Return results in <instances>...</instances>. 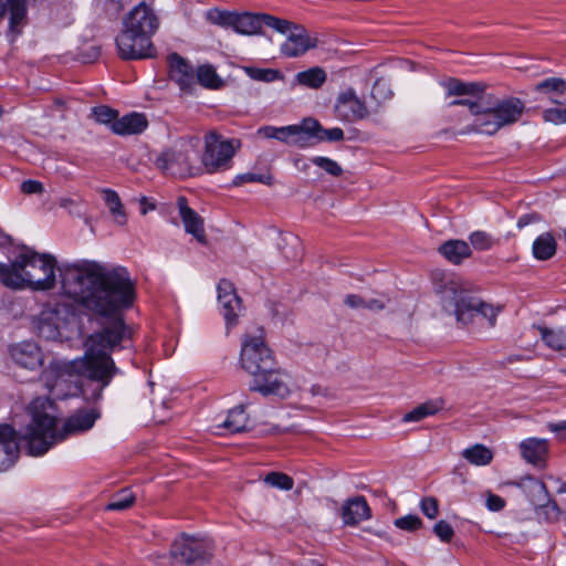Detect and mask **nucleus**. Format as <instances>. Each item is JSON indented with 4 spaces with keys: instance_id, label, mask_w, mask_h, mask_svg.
I'll list each match as a JSON object with an SVG mask.
<instances>
[{
    "instance_id": "obj_1",
    "label": "nucleus",
    "mask_w": 566,
    "mask_h": 566,
    "mask_svg": "<svg viewBox=\"0 0 566 566\" xmlns=\"http://www.w3.org/2000/svg\"><path fill=\"white\" fill-rule=\"evenodd\" d=\"M61 287L103 326L85 342V354L71 361H52L42 373L45 388L56 399L76 396L99 399L117 373L111 353L130 332L124 312L136 300V284L123 266L82 260L60 269Z\"/></svg>"
},
{
    "instance_id": "obj_2",
    "label": "nucleus",
    "mask_w": 566,
    "mask_h": 566,
    "mask_svg": "<svg viewBox=\"0 0 566 566\" xmlns=\"http://www.w3.org/2000/svg\"><path fill=\"white\" fill-rule=\"evenodd\" d=\"M240 361L242 368L253 376L252 390L280 398H286L291 394L290 376L274 368V358L264 342L262 329H259L258 335H245Z\"/></svg>"
},
{
    "instance_id": "obj_3",
    "label": "nucleus",
    "mask_w": 566,
    "mask_h": 566,
    "mask_svg": "<svg viewBox=\"0 0 566 566\" xmlns=\"http://www.w3.org/2000/svg\"><path fill=\"white\" fill-rule=\"evenodd\" d=\"M56 260L51 254H41L31 249L22 250L10 263H0V282L19 290L29 286L38 291L54 287Z\"/></svg>"
},
{
    "instance_id": "obj_4",
    "label": "nucleus",
    "mask_w": 566,
    "mask_h": 566,
    "mask_svg": "<svg viewBox=\"0 0 566 566\" xmlns=\"http://www.w3.org/2000/svg\"><path fill=\"white\" fill-rule=\"evenodd\" d=\"M437 291L441 294L443 307L454 314L458 323L462 325L476 324L490 328L495 326L501 308L484 302L460 283L448 280Z\"/></svg>"
},
{
    "instance_id": "obj_5",
    "label": "nucleus",
    "mask_w": 566,
    "mask_h": 566,
    "mask_svg": "<svg viewBox=\"0 0 566 566\" xmlns=\"http://www.w3.org/2000/svg\"><path fill=\"white\" fill-rule=\"evenodd\" d=\"M525 112V104L517 97L491 102L486 96L483 114L465 127L464 133L494 135L501 128L517 123Z\"/></svg>"
},
{
    "instance_id": "obj_6",
    "label": "nucleus",
    "mask_w": 566,
    "mask_h": 566,
    "mask_svg": "<svg viewBox=\"0 0 566 566\" xmlns=\"http://www.w3.org/2000/svg\"><path fill=\"white\" fill-rule=\"evenodd\" d=\"M198 146L197 136H182L160 151L155 166L165 174L180 178L196 176L201 171V167L196 165Z\"/></svg>"
},
{
    "instance_id": "obj_7",
    "label": "nucleus",
    "mask_w": 566,
    "mask_h": 566,
    "mask_svg": "<svg viewBox=\"0 0 566 566\" xmlns=\"http://www.w3.org/2000/svg\"><path fill=\"white\" fill-rule=\"evenodd\" d=\"M91 427H21L17 432L19 451L28 455L41 457L54 444L70 437L84 433Z\"/></svg>"
},
{
    "instance_id": "obj_8",
    "label": "nucleus",
    "mask_w": 566,
    "mask_h": 566,
    "mask_svg": "<svg viewBox=\"0 0 566 566\" xmlns=\"http://www.w3.org/2000/svg\"><path fill=\"white\" fill-rule=\"evenodd\" d=\"M212 552L213 545L210 539L182 534L172 542L169 556L153 554L151 558L160 566H172L174 562L191 566L208 562Z\"/></svg>"
},
{
    "instance_id": "obj_9",
    "label": "nucleus",
    "mask_w": 566,
    "mask_h": 566,
    "mask_svg": "<svg viewBox=\"0 0 566 566\" xmlns=\"http://www.w3.org/2000/svg\"><path fill=\"white\" fill-rule=\"evenodd\" d=\"M239 147V140L223 139L218 132H209L205 136V151L201 158L207 172L213 174L228 169L229 164Z\"/></svg>"
},
{
    "instance_id": "obj_10",
    "label": "nucleus",
    "mask_w": 566,
    "mask_h": 566,
    "mask_svg": "<svg viewBox=\"0 0 566 566\" xmlns=\"http://www.w3.org/2000/svg\"><path fill=\"white\" fill-rule=\"evenodd\" d=\"M447 90L448 96H459L462 98L450 102V106H467L474 118H479L483 114L486 101L485 84L481 82H462L458 78L450 77L442 83Z\"/></svg>"
},
{
    "instance_id": "obj_11",
    "label": "nucleus",
    "mask_w": 566,
    "mask_h": 566,
    "mask_svg": "<svg viewBox=\"0 0 566 566\" xmlns=\"http://www.w3.org/2000/svg\"><path fill=\"white\" fill-rule=\"evenodd\" d=\"M206 19L212 24L231 28L243 35L260 34L262 30L261 13H239L213 8L206 12Z\"/></svg>"
},
{
    "instance_id": "obj_12",
    "label": "nucleus",
    "mask_w": 566,
    "mask_h": 566,
    "mask_svg": "<svg viewBox=\"0 0 566 566\" xmlns=\"http://www.w3.org/2000/svg\"><path fill=\"white\" fill-rule=\"evenodd\" d=\"M116 46L123 60H142L155 55L151 38L127 27H123L116 36Z\"/></svg>"
},
{
    "instance_id": "obj_13",
    "label": "nucleus",
    "mask_w": 566,
    "mask_h": 566,
    "mask_svg": "<svg viewBox=\"0 0 566 566\" xmlns=\"http://www.w3.org/2000/svg\"><path fill=\"white\" fill-rule=\"evenodd\" d=\"M335 116L344 123H356L368 117L366 103L360 99L355 90L349 87L340 92L334 104Z\"/></svg>"
},
{
    "instance_id": "obj_14",
    "label": "nucleus",
    "mask_w": 566,
    "mask_h": 566,
    "mask_svg": "<svg viewBox=\"0 0 566 566\" xmlns=\"http://www.w3.org/2000/svg\"><path fill=\"white\" fill-rule=\"evenodd\" d=\"M122 24L151 38L159 28V18L150 6L140 2L124 17Z\"/></svg>"
},
{
    "instance_id": "obj_15",
    "label": "nucleus",
    "mask_w": 566,
    "mask_h": 566,
    "mask_svg": "<svg viewBox=\"0 0 566 566\" xmlns=\"http://www.w3.org/2000/svg\"><path fill=\"white\" fill-rule=\"evenodd\" d=\"M218 302L228 328L238 324V317L243 312L241 298L238 296L233 283L221 280L218 284Z\"/></svg>"
},
{
    "instance_id": "obj_16",
    "label": "nucleus",
    "mask_w": 566,
    "mask_h": 566,
    "mask_svg": "<svg viewBox=\"0 0 566 566\" xmlns=\"http://www.w3.org/2000/svg\"><path fill=\"white\" fill-rule=\"evenodd\" d=\"M317 44L318 40L311 36L303 25L297 24L282 43L281 53L286 57H298L315 49Z\"/></svg>"
},
{
    "instance_id": "obj_17",
    "label": "nucleus",
    "mask_w": 566,
    "mask_h": 566,
    "mask_svg": "<svg viewBox=\"0 0 566 566\" xmlns=\"http://www.w3.org/2000/svg\"><path fill=\"white\" fill-rule=\"evenodd\" d=\"M10 356L13 361L27 369L34 370L43 365V354L33 342H21L10 346Z\"/></svg>"
},
{
    "instance_id": "obj_18",
    "label": "nucleus",
    "mask_w": 566,
    "mask_h": 566,
    "mask_svg": "<svg viewBox=\"0 0 566 566\" xmlns=\"http://www.w3.org/2000/svg\"><path fill=\"white\" fill-rule=\"evenodd\" d=\"M177 207L185 231L193 235L198 242L205 244L207 242V237L203 227V219L198 212L188 206V200L184 196L178 197Z\"/></svg>"
},
{
    "instance_id": "obj_19",
    "label": "nucleus",
    "mask_w": 566,
    "mask_h": 566,
    "mask_svg": "<svg viewBox=\"0 0 566 566\" xmlns=\"http://www.w3.org/2000/svg\"><path fill=\"white\" fill-rule=\"evenodd\" d=\"M19 452L14 427H0V472L9 470L14 464Z\"/></svg>"
},
{
    "instance_id": "obj_20",
    "label": "nucleus",
    "mask_w": 566,
    "mask_h": 566,
    "mask_svg": "<svg viewBox=\"0 0 566 566\" xmlns=\"http://www.w3.org/2000/svg\"><path fill=\"white\" fill-rule=\"evenodd\" d=\"M340 516L345 525L355 526L363 521L369 520L371 510L361 495L347 499L342 505Z\"/></svg>"
},
{
    "instance_id": "obj_21",
    "label": "nucleus",
    "mask_w": 566,
    "mask_h": 566,
    "mask_svg": "<svg viewBox=\"0 0 566 566\" xmlns=\"http://www.w3.org/2000/svg\"><path fill=\"white\" fill-rule=\"evenodd\" d=\"M27 410L32 419V424H56L59 421L57 408L49 398H34Z\"/></svg>"
},
{
    "instance_id": "obj_22",
    "label": "nucleus",
    "mask_w": 566,
    "mask_h": 566,
    "mask_svg": "<svg viewBox=\"0 0 566 566\" xmlns=\"http://www.w3.org/2000/svg\"><path fill=\"white\" fill-rule=\"evenodd\" d=\"M321 124L314 118L304 119L301 125H294L290 146L306 148L316 144V135L319 133Z\"/></svg>"
},
{
    "instance_id": "obj_23",
    "label": "nucleus",
    "mask_w": 566,
    "mask_h": 566,
    "mask_svg": "<svg viewBox=\"0 0 566 566\" xmlns=\"http://www.w3.org/2000/svg\"><path fill=\"white\" fill-rule=\"evenodd\" d=\"M148 122L145 115L139 113H130L117 118L113 125L112 130L116 135H137L143 133L147 128Z\"/></svg>"
},
{
    "instance_id": "obj_24",
    "label": "nucleus",
    "mask_w": 566,
    "mask_h": 566,
    "mask_svg": "<svg viewBox=\"0 0 566 566\" xmlns=\"http://www.w3.org/2000/svg\"><path fill=\"white\" fill-rule=\"evenodd\" d=\"M169 74L181 88H188L193 83L192 67L177 53L169 55Z\"/></svg>"
},
{
    "instance_id": "obj_25",
    "label": "nucleus",
    "mask_w": 566,
    "mask_h": 566,
    "mask_svg": "<svg viewBox=\"0 0 566 566\" xmlns=\"http://www.w3.org/2000/svg\"><path fill=\"white\" fill-rule=\"evenodd\" d=\"M444 407V401L440 398L424 401L412 410L406 412L399 421L401 422H420L426 418L438 413Z\"/></svg>"
},
{
    "instance_id": "obj_26",
    "label": "nucleus",
    "mask_w": 566,
    "mask_h": 566,
    "mask_svg": "<svg viewBox=\"0 0 566 566\" xmlns=\"http://www.w3.org/2000/svg\"><path fill=\"white\" fill-rule=\"evenodd\" d=\"M516 485L530 496L532 503L535 506L541 507L549 499L546 485L538 479L526 476L517 482Z\"/></svg>"
},
{
    "instance_id": "obj_27",
    "label": "nucleus",
    "mask_w": 566,
    "mask_h": 566,
    "mask_svg": "<svg viewBox=\"0 0 566 566\" xmlns=\"http://www.w3.org/2000/svg\"><path fill=\"white\" fill-rule=\"evenodd\" d=\"M522 457L532 464H541L547 453L545 439L528 438L520 443Z\"/></svg>"
},
{
    "instance_id": "obj_28",
    "label": "nucleus",
    "mask_w": 566,
    "mask_h": 566,
    "mask_svg": "<svg viewBox=\"0 0 566 566\" xmlns=\"http://www.w3.org/2000/svg\"><path fill=\"white\" fill-rule=\"evenodd\" d=\"M439 252L450 262L459 264L471 255L469 243L462 240H450L439 248Z\"/></svg>"
},
{
    "instance_id": "obj_29",
    "label": "nucleus",
    "mask_w": 566,
    "mask_h": 566,
    "mask_svg": "<svg viewBox=\"0 0 566 566\" xmlns=\"http://www.w3.org/2000/svg\"><path fill=\"white\" fill-rule=\"evenodd\" d=\"M279 249L285 260L296 262L302 258V242L298 237L287 233L280 235Z\"/></svg>"
},
{
    "instance_id": "obj_30",
    "label": "nucleus",
    "mask_w": 566,
    "mask_h": 566,
    "mask_svg": "<svg viewBox=\"0 0 566 566\" xmlns=\"http://www.w3.org/2000/svg\"><path fill=\"white\" fill-rule=\"evenodd\" d=\"M41 313L43 314L44 322H52V324H55L60 329L74 316L73 311L66 304L62 303L49 306Z\"/></svg>"
},
{
    "instance_id": "obj_31",
    "label": "nucleus",
    "mask_w": 566,
    "mask_h": 566,
    "mask_svg": "<svg viewBox=\"0 0 566 566\" xmlns=\"http://www.w3.org/2000/svg\"><path fill=\"white\" fill-rule=\"evenodd\" d=\"M10 9L9 28L11 32L20 34L27 22L25 0H7Z\"/></svg>"
},
{
    "instance_id": "obj_32",
    "label": "nucleus",
    "mask_w": 566,
    "mask_h": 566,
    "mask_svg": "<svg viewBox=\"0 0 566 566\" xmlns=\"http://www.w3.org/2000/svg\"><path fill=\"white\" fill-rule=\"evenodd\" d=\"M326 72L318 66L311 67L306 71L298 72L295 75L296 82L313 90L319 88L326 82Z\"/></svg>"
},
{
    "instance_id": "obj_33",
    "label": "nucleus",
    "mask_w": 566,
    "mask_h": 566,
    "mask_svg": "<svg viewBox=\"0 0 566 566\" xmlns=\"http://www.w3.org/2000/svg\"><path fill=\"white\" fill-rule=\"evenodd\" d=\"M556 252V241L554 237L546 232L541 234L533 243V255L537 260H548Z\"/></svg>"
},
{
    "instance_id": "obj_34",
    "label": "nucleus",
    "mask_w": 566,
    "mask_h": 566,
    "mask_svg": "<svg viewBox=\"0 0 566 566\" xmlns=\"http://www.w3.org/2000/svg\"><path fill=\"white\" fill-rule=\"evenodd\" d=\"M102 193L114 221L119 226H124L127 221V217L118 193L112 189H103Z\"/></svg>"
},
{
    "instance_id": "obj_35",
    "label": "nucleus",
    "mask_w": 566,
    "mask_h": 566,
    "mask_svg": "<svg viewBox=\"0 0 566 566\" xmlns=\"http://www.w3.org/2000/svg\"><path fill=\"white\" fill-rule=\"evenodd\" d=\"M542 340L553 350L566 348V333L563 329H553L546 326H537Z\"/></svg>"
},
{
    "instance_id": "obj_36",
    "label": "nucleus",
    "mask_w": 566,
    "mask_h": 566,
    "mask_svg": "<svg viewBox=\"0 0 566 566\" xmlns=\"http://www.w3.org/2000/svg\"><path fill=\"white\" fill-rule=\"evenodd\" d=\"M293 130L294 125L283 127L263 126L258 129L256 134L263 138H272L291 145Z\"/></svg>"
},
{
    "instance_id": "obj_37",
    "label": "nucleus",
    "mask_w": 566,
    "mask_h": 566,
    "mask_svg": "<svg viewBox=\"0 0 566 566\" xmlns=\"http://www.w3.org/2000/svg\"><path fill=\"white\" fill-rule=\"evenodd\" d=\"M197 78L198 82L207 88L217 90L223 85V81L217 74L216 69L209 64H205L198 67Z\"/></svg>"
},
{
    "instance_id": "obj_38",
    "label": "nucleus",
    "mask_w": 566,
    "mask_h": 566,
    "mask_svg": "<svg viewBox=\"0 0 566 566\" xmlns=\"http://www.w3.org/2000/svg\"><path fill=\"white\" fill-rule=\"evenodd\" d=\"M463 457L475 465H486L493 459V453L490 449L482 444H475L463 451Z\"/></svg>"
},
{
    "instance_id": "obj_39",
    "label": "nucleus",
    "mask_w": 566,
    "mask_h": 566,
    "mask_svg": "<svg viewBox=\"0 0 566 566\" xmlns=\"http://www.w3.org/2000/svg\"><path fill=\"white\" fill-rule=\"evenodd\" d=\"M135 502V495L129 489H123L114 494L105 506L107 511H124Z\"/></svg>"
},
{
    "instance_id": "obj_40",
    "label": "nucleus",
    "mask_w": 566,
    "mask_h": 566,
    "mask_svg": "<svg viewBox=\"0 0 566 566\" xmlns=\"http://www.w3.org/2000/svg\"><path fill=\"white\" fill-rule=\"evenodd\" d=\"M243 70L250 78L265 83H271L283 77L282 73L274 69L245 66Z\"/></svg>"
},
{
    "instance_id": "obj_41",
    "label": "nucleus",
    "mask_w": 566,
    "mask_h": 566,
    "mask_svg": "<svg viewBox=\"0 0 566 566\" xmlns=\"http://www.w3.org/2000/svg\"><path fill=\"white\" fill-rule=\"evenodd\" d=\"M94 8L96 12L113 20L123 11L124 6L120 0H94Z\"/></svg>"
},
{
    "instance_id": "obj_42",
    "label": "nucleus",
    "mask_w": 566,
    "mask_h": 566,
    "mask_svg": "<svg viewBox=\"0 0 566 566\" xmlns=\"http://www.w3.org/2000/svg\"><path fill=\"white\" fill-rule=\"evenodd\" d=\"M99 416L101 413L96 408H84L77 410L64 424H94Z\"/></svg>"
},
{
    "instance_id": "obj_43",
    "label": "nucleus",
    "mask_w": 566,
    "mask_h": 566,
    "mask_svg": "<svg viewBox=\"0 0 566 566\" xmlns=\"http://www.w3.org/2000/svg\"><path fill=\"white\" fill-rule=\"evenodd\" d=\"M261 19L262 25L264 24L282 34H289L297 25L289 20L280 19L268 13H261Z\"/></svg>"
},
{
    "instance_id": "obj_44",
    "label": "nucleus",
    "mask_w": 566,
    "mask_h": 566,
    "mask_svg": "<svg viewBox=\"0 0 566 566\" xmlns=\"http://www.w3.org/2000/svg\"><path fill=\"white\" fill-rule=\"evenodd\" d=\"M535 91L544 94H564L566 92V81L562 77H549L538 82L535 85Z\"/></svg>"
},
{
    "instance_id": "obj_45",
    "label": "nucleus",
    "mask_w": 566,
    "mask_h": 566,
    "mask_svg": "<svg viewBox=\"0 0 566 566\" xmlns=\"http://www.w3.org/2000/svg\"><path fill=\"white\" fill-rule=\"evenodd\" d=\"M264 482L272 488L285 491L291 490L294 485L293 479L282 472H271L266 474Z\"/></svg>"
},
{
    "instance_id": "obj_46",
    "label": "nucleus",
    "mask_w": 566,
    "mask_h": 566,
    "mask_svg": "<svg viewBox=\"0 0 566 566\" xmlns=\"http://www.w3.org/2000/svg\"><path fill=\"white\" fill-rule=\"evenodd\" d=\"M470 243L475 250L485 251L493 247V238L485 231H474L469 237Z\"/></svg>"
},
{
    "instance_id": "obj_47",
    "label": "nucleus",
    "mask_w": 566,
    "mask_h": 566,
    "mask_svg": "<svg viewBox=\"0 0 566 566\" xmlns=\"http://www.w3.org/2000/svg\"><path fill=\"white\" fill-rule=\"evenodd\" d=\"M244 182H261L268 186H271L273 184V176L268 174H253V172H247L242 174L235 177L233 180V184L235 186H240Z\"/></svg>"
},
{
    "instance_id": "obj_48",
    "label": "nucleus",
    "mask_w": 566,
    "mask_h": 566,
    "mask_svg": "<svg viewBox=\"0 0 566 566\" xmlns=\"http://www.w3.org/2000/svg\"><path fill=\"white\" fill-rule=\"evenodd\" d=\"M312 163L333 177H338L343 174L340 165L331 158L317 156L312 158Z\"/></svg>"
},
{
    "instance_id": "obj_49",
    "label": "nucleus",
    "mask_w": 566,
    "mask_h": 566,
    "mask_svg": "<svg viewBox=\"0 0 566 566\" xmlns=\"http://www.w3.org/2000/svg\"><path fill=\"white\" fill-rule=\"evenodd\" d=\"M92 115L96 119V122L102 124H111L117 119L118 113L105 105L96 106L92 109Z\"/></svg>"
},
{
    "instance_id": "obj_50",
    "label": "nucleus",
    "mask_w": 566,
    "mask_h": 566,
    "mask_svg": "<svg viewBox=\"0 0 566 566\" xmlns=\"http://www.w3.org/2000/svg\"><path fill=\"white\" fill-rule=\"evenodd\" d=\"M36 328L39 335L45 339H55L61 335V329L57 326H55V324H52V322L49 321L44 322L42 313L39 316Z\"/></svg>"
},
{
    "instance_id": "obj_51",
    "label": "nucleus",
    "mask_w": 566,
    "mask_h": 566,
    "mask_svg": "<svg viewBox=\"0 0 566 566\" xmlns=\"http://www.w3.org/2000/svg\"><path fill=\"white\" fill-rule=\"evenodd\" d=\"M395 525L403 531H417L422 526V521L417 515H406L395 521Z\"/></svg>"
},
{
    "instance_id": "obj_52",
    "label": "nucleus",
    "mask_w": 566,
    "mask_h": 566,
    "mask_svg": "<svg viewBox=\"0 0 566 566\" xmlns=\"http://www.w3.org/2000/svg\"><path fill=\"white\" fill-rule=\"evenodd\" d=\"M421 512L430 520H434L439 514V502L433 496H426L420 501Z\"/></svg>"
},
{
    "instance_id": "obj_53",
    "label": "nucleus",
    "mask_w": 566,
    "mask_h": 566,
    "mask_svg": "<svg viewBox=\"0 0 566 566\" xmlns=\"http://www.w3.org/2000/svg\"><path fill=\"white\" fill-rule=\"evenodd\" d=\"M316 143L326 142H339L344 139V132L339 127L325 129L321 126L319 133L315 136Z\"/></svg>"
},
{
    "instance_id": "obj_54",
    "label": "nucleus",
    "mask_w": 566,
    "mask_h": 566,
    "mask_svg": "<svg viewBox=\"0 0 566 566\" xmlns=\"http://www.w3.org/2000/svg\"><path fill=\"white\" fill-rule=\"evenodd\" d=\"M433 533L442 541L450 542L454 535L453 527L444 520L437 522L433 526Z\"/></svg>"
},
{
    "instance_id": "obj_55",
    "label": "nucleus",
    "mask_w": 566,
    "mask_h": 566,
    "mask_svg": "<svg viewBox=\"0 0 566 566\" xmlns=\"http://www.w3.org/2000/svg\"><path fill=\"white\" fill-rule=\"evenodd\" d=\"M543 118L555 125L566 124V108H547L543 112Z\"/></svg>"
},
{
    "instance_id": "obj_56",
    "label": "nucleus",
    "mask_w": 566,
    "mask_h": 566,
    "mask_svg": "<svg viewBox=\"0 0 566 566\" xmlns=\"http://www.w3.org/2000/svg\"><path fill=\"white\" fill-rule=\"evenodd\" d=\"M391 91L387 83L382 80H377L371 88V97L378 102L386 101L391 97Z\"/></svg>"
},
{
    "instance_id": "obj_57",
    "label": "nucleus",
    "mask_w": 566,
    "mask_h": 566,
    "mask_svg": "<svg viewBox=\"0 0 566 566\" xmlns=\"http://www.w3.org/2000/svg\"><path fill=\"white\" fill-rule=\"evenodd\" d=\"M245 421H248V418L244 416V405H239L229 411V415L222 424L230 426Z\"/></svg>"
},
{
    "instance_id": "obj_58",
    "label": "nucleus",
    "mask_w": 566,
    "mask_h": 566,
    "mask_svg": "<svg viewBox=\"0 0 566 566\" xmlns=\"http://www.w3.org/2000/svg\"><path fill=\"white\" fill-rule=\"evenodd\" d=\"M485 505L490 511L499 512L504 509L505 500L492 492H486L485 493Z\"/></svg>"
},
{
    "instance_id": "obj_59",
    "label": "nucleus",
    "mask_w": 566,
    "mask_h": 566,
    "mask_svg": "<svg viewBox=\"0 0 566 566\" xmlns=\"http://www.w3.org/2000/svg\"><path fill=\"white\" fill-rule=\"evenodd\" d=\"M20 189L25 195L42 193L44 191L42 182L32 179L23 181Z\"/></svg>"
},
{
    "instance_id": "obj_60",
    "label": "nucleus",
    "mask_w": 566,
    "mask_h": 566,
    "mask_svg": "<svg viewBox=\"0 0 566 566\" xmlns=\"http://www.w3.org/2000/svg\"><path fill=\"white\" fill-rule=\"evenodd\" d=\"M344 303L352 308H365L366 300L356 294H348Z\"/></svg>"
},
{
    "instance_id": "obj_61",
    "label": "nucleus",
    "mask_w": 566,
    "mask_h": 566,
    "mask_svg": "<svg viewBox=\"0 0 566 566\" xmlns=\"http://www.w3.org/2000/svg\"><path fill=\"white\" fill-rule=\"evenodd\" d=\"M541 507L544 509L545 513L552 518H556L559 515V507L557 503L551 499H548V501H546V503Z\"/></svg>"
},
{
    "instance_id": "obj_62",
    "label": "nucleus",
    "mask_w": 566,
    "mask_h": 566,
    "mask_svg": "<svg viewBox=\"0 0 566 566\" xmlns=\"http://www.w3.org/2000/svg\"><path fill=\"white\" fill-rule=\"evenodd\" d=\"M539 220H541V217L537 213L523 214L517 220V228L522 229V228L526 227L527 224L537 222Z\"/></svg>"
},
{
    "instance_id": "obj_63",
    "label": "nucleus",
    "mask_w": 566,
    "mask_h": 566,
    "mask_svg": "<svg viewBox=\"0 0 566 566\" xmlns=\"http://www.w3.org/2000/svg\"><path fill=\"white\" fill-rule=\"evenodd\" d=\"M81 200H75L73 198H60L59 206L63 209L69 210L70 213H75L74 208L78 206Z\"/></svg>"
},
{
    "instance_id": "obj_64",
    "label": "nucleus",
    "mask_w": 566,
    "mask_h": 566,
    "mask_svg": "<svg viewBox=\"0 0 566 566\" xmlns=\"http://www.w3.org/2000/svg\"><path fill=\"white\" fill-rule=\"evenodd\" d=\"M386 307V302L379 298L366 300L365 308L377 312Z\"/></svg>"
}]
</instances>
